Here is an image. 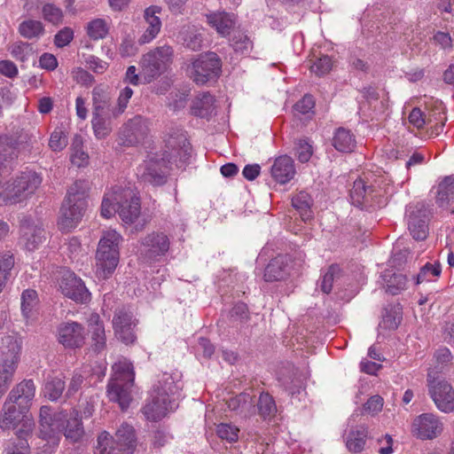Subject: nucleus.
<instances>
[{
    "mask_svg": "<svg viewBox=\"0 0 454 454\" xmlns=\"http://www.w3.org/2000/svg\"><path fill=\"white\" fill-rule=\"evenodd\" d=\"M40 435L48 444L59 445L60 433L72 442H79L84 435V428L80 412L72 409L52 414L50 406H42L39 413Z\"/></svg>",
    "mask_w": 454,
    "mask_h": 454,
    "instance_id": "nucleus-1",
    "label": "nucleus"
},
{
    "mask_svg": "<svg viewBox=\"0 0 454 454\" xmlns=\"http://www.w3.org/2000/svg\"><path fill=\"white\" fill-rule=\"evenodd\" d=\"M181 387L171 374L164 372L160 375L153 387L149 402L143 408L146 419L157 421L176 410L178 405L176 395Z\"/></svg>",
    "mask_w": 454,
    "mask_h": 454,
    "instance_id": "nucleus-2",
    "label": "nucleus"
},
{
    "mask_svg": "<svg viewBox=\"0 0 454 454\" xmlns=\"http://www.w3.org/2000/svg\"><path fill=\"white\" fill-rule=\"evenodd\" d=\"M140 199L129 187L114 186L105 193L101 204V215L112 217L118 213L124 224H133L140 215Z\"/></svg>",
    "mask_w": 454,
    "mask_h": 454,
    "instance_id": "nucleus-3",
    "label": "nucleus"
},
{
    "mask_svg": "<svg viewBox=\"0 0 454 454\" xmlns=\"http://www.w3.org/2000/svg\"><path fill=\"white\" fill-rule=\"evenodd\" d=\"M1 178L0 206L21 203L31 198L42 184V176L33 170L17 174L8 181Z\"/></svg>",
    "mask_w": 454,
    "mask_h": 454,
    "instance_id": "nucleus-4",
    "label": "nucleus"
},
{
    "mask_svg": "<svg viewBox=\"0 0 454 454\" xmlns=\"http://www.w3.org/2000/svg\"><path fill=\"white\" fill-rule=\"evenodd\" d=\"M88 189V183L84 180L75 181L68 189L58 221L61 231H69L82 220L87 207Z\"/></svg>",
    "mask_w": 454,
    "mask_h": 454,
    "instance_id": "nucleus-5",
    "label": "nucleus"
},
{
    "mask_svg": "<svg viewBox=\"0 0 454 454\" xmlns=\"http://www.w3.org/2000/svg\"><path fill=\"white\" fill-rule=\"evenodd\" d=\"M123 239L114 229L103 231L96 254V273L99 278H108L120 259V246Z\"/></svg>",
    "mask_w": 454,
    "mask_h": 454,
    "instance_id": "nucleus-6",
    "label": "nucleus"
},
{
    "mask_svg": "<svg viewBox=\"0 0 454 454\" xmlns=\"http://www.w3.org/2000/svg\"><path fill=\"white\" fill-rule=\"evenodd\" d=\"M173 53L172 47L163 45L144 54L140 60L143 82L150 83L165 72L172 62Z\"/></svg>",
    "mask_w": 454,
    "mask_h": 454,
    "instance_id": "nucleus-7",
    "label": "nucleus"
},
{
    "mask_svg": "<svg viewBox=\"0 0 454 454\" xmlns=\"http://www.w3.org/2000/svg\"><path fill=\"white\" fill-rule=\"evenodd\" d=\"M434 372L427 373L428 393L435 406L444 413L454 411V389L446 380L434 377Z\"/></svg>",
    "mask_w": 454,
    "mask_h": 454,
    "instance_id": "nucleus-8",
    "label": "nucleus"
},
{
    "mask_svg": "<svg viewBox=\"0 0 454 454\" xmlns=\"http://www.w3.org/2000/svg\"><path fill=\"white\" fill-rule=\"evenodd\" d=\"M222 61L215 52L200 55L192 62L191 77L197 84L203 85L210 80L219 77Z\"/></svg>",
    "mask_w": 454,
    "mask_h": 454,
    "instance_id": "nucleus-9",
    "label": "nucleus"
},
{
    "mask_svg": "<svg viewBox=\"0 0 454 454\" xmlns=\"http://www.w3.org/2000/svg\"><path fill=\"white\" fill-rule=\"evenodd\" d=\"M168 175V161L164 158L148 159L137 168V176L143 182L154 186L164 184L167 182Z\"/></svg>",
    "mask_w": 454,
    "mask_h": 454,
    "instance_id": "nucleus-10",
    "label": "nucleus"
},
{
    "mask_svg": "<svg viewBox=\"0 0 454 454\" xmlns=\"http://www.w3.org/2000/svg\"><path fill=\"white\" fill-rule=\"evenodd\" d=\"M442 431V421L433 413H423L416 417L411 425L412 434L421 440H433Z\"/></svg>",
    "mask_w": 454,
    "mask_h": 454,
    "instance_id": "nucleus-11",
    "label": "nucleus"
},
{
    "mask_svg": "<svg viewBox=\"0 0 454 454\" xmlns=\"http://www.w3.org/2000/svg\"><path fill=\"white\" fill-rule=\"evenodd\" d=\"M59 290L67 298L84 303L90 300V293L83 281L70 270H64L59 283Z\"/></svg>",
    "mask_w": 454,
    "mask_h": 454,
    "instance_id": "nucleus-12",
    "label": "nucleus"
},
{
    "mask_svg": "<svg viewBox=\"0 0 454 454\" xmlns=\"http://www.w3.org/2000/svg\"><path fill=\"white\" fill-rule=\"evenodd\" d=\"M112 324L114 334L118 340L127 345L135 342L137 336L134 329L137 325V321L133 318L131 312L127 311L125 309L116 310Z\"/></svg>",
    "mask_w": 454,
    "mask_h": 454,
    "instance_id": "nucleus-13",
    "label": "nucleus"
},
{
    "mask_svg": "<svg viewBox=\"0 0 454 454\" xmlns=\"http://www.w3.org/2000/svg\"><path fill=\"white\" fill-rule=\"evenodd\" d=\"M407 224L416 240H424L428 233L427 215L423 203L409 206L406 210Z\"/></svg>",
    "mask_w": 454,
    "mask_h": 454,
    "instance_id": "nucleus-14",
    "label": "nucleus"
},
{
    "mask_svg": "<svg viewBox=\"0 0 454 454\" xmlns=\"http://www.w3.org/2000/svg\"><path fill=\"white\" fill-rule=\"evenodd\" d=\"M84 327L77 322H67L58 328V340L66 348H80L85 343Z\"/></svg>",
    "mask_w": 454,
    "mask_h": 454,
    "instance_id": "nucleus-15",
    "label": "nucleus"
},
{
    "mask_svg": "<svg viewBox=\"0 0 454 454\" xmlns=\"http://www.w3.org/2000/svg\"><path fill=\"white\" fill-rule=\"evenodd\" d=\"M20 242L28 251H34L45 240V231L39 222L26 218L20 224Z\"/></svg>",
    "mask_w": 454,
    "mask_h": 454,
    "instance_id": "nucleus-16",
    "label": "nucleus"
},
{
    "mask_svg": "<svg viewBox=\"0 0 454 454\" xmlns=\"http://www.w3.org/2000/svg\"><path fill=\"white\" fill-rule=\"evenodd\" d=\"M144 247L141 254H144L148 260H153L158 256L164 255L169 248V239L162 232H153L148 234L142 240Z\"/></svg>",
    "mask_w": 454,
    "mask_h": 454,
    "instance_id": "nucleus-17",
    "label": "nucleus"
},
{
    "mask_svg": "<svg viewBox=\"0 0 454 454\" xmlns=\"http://www.w3.org/2000/svg\"><path fill=\"white\" fill-rule=\"evenodd\" d=\"M291 259L286 254H279L271 259L264 270L266 282L282 281L288 278L291 272Z\"/></svg>",
    "mask_w": 454,
    "mask_h": 454,
    "instance_id": "nucleus-18",
    "label": "nucleus"
},
{
    "mask_svg": "<svg viewBox=\"0 0 454 454\" xmlns=\"http://www.w3.org/2000/svg\"><path fill=\"white\" fill-rule=\"evenodd\" d=\"M35 395V386L32 380H24L9 393L7 399L17 403L21 410H29Z\"/></svg>",
    "mask_w": 454,
    "mask_h": 454,
    "instance_id": "nucleus-19",
    "label": "nucleus"
},
{
    "mask_svg": "<svg viewBox=\"0 0 454 454\" xmlns=\"http://www.w3.org/2000/svg\"><path fill=\"white\" fill-rule=\"evenodd\" d=\"M161 12V7L151 5L144 12V19L147 27L139 37V44H146L152 42L159 35L161 28V21L158 14Z\"/></svg>",
    "mask_w": 454,
    "mask_h": 454,
    "instance_id": "nucleus-20",
    "label": "nucleus"
},
{
    "mask_svg": "<svg viewBox=\"0 0 454 454\" xmlns=\"http://www.w3.org/2000/svg\"><path fill=\"white\" fill-rule=\"evenodd\" d=\"M167 147L170 150L169 157L176 161L186 162L192 156L191 145L183 132L171 135L166 141Z\"/></svg>",
    "mask_w": 454,
    "mask_h": 454,
    "instance_id": "nucleus-21",
    "label": "nucleus"
},
{
    "mask_svg": "<svg viewBox=\"0 0 454 454\" xmlns=\"http://www.w3.org/2000/svg\"><path fill=\"white\" fill-rule=\"evenodd\" d=\"M90 334L91 348L96 353H101L106 348L105 325L98 313H91L87 319Z\"/></svg>",
    "mask_w": 454,
    "mask_h": 454,
    "instance_id": "nucleus-22",
    "label": "nucleus"
},
{
    "mask_svg": "<svg viewBox=\"0 0 454 454\" xmlns=\"http://www.w3.org/2000/svg\"><path fill=\"white\" fill-rule=\"evenodd\" d=\"M295 173L294 160L287 155L276 158L270 168L272 178L280 184L290 182L294 177Z\"/></svg>",
    "mask_w": 454,
    "mask_h": 454,
    "instance_id": "nucleus-23",
    "label": "nucleus"
},
{
    "mask_svg": "<svg viewBox=\"0 0 454 454\" xmlns=\"http://www.w3.org/2000/svg\"><path fill=\"white\" fill-rule=\"evenodd\" d=\"M207 24L215 29L218 35L226 37L236 26V16L226 12H213L206 14Z\"/></svg>",
    "mask_w": 454,
    "mask_h": 454,
    "instance_id": "nucleus-24",
    "label": "nucleus"
},
{
    "mask_svg": "<svg viewBox=\"0 0 454 454\" xmlns=\"http://www.w3.org/2000/svg\"><path fill=\"white\" fill-rule=\"evenodd\" d=\"M28 414V410H21L13 402L6 399L0 416V427L3 430L14 428Z\"/></svg>",
    "mask_w": 454,
    "mask_h": 454,
    "instance_id": "nucleus-25",
    "label": "nucleus"
},
{
    "mask_svg": "<svg viewBox=\"0 0 454 454\" xmlns=\"http://www.w3.org/2000/svg\"><path fill=\"white\" fill-rule=\"evenodd\" d=\"M228 409L241 419H248L255 414L253 397L247 393H240L226 402Z\"/></svg>",
    "mask_w": 454,
    "mask_h": 454,
    "instance_id": "nucleus-26",
    "label": "nucleus"
},
{
    "mask_svg": "<svg viewBox=\"0 0 454 454\" xmlns=\"http://www.w3.org/2000/svg\"><path fill=\"white\" fill-rule=\"evenodd\" d=\"M110 381L107 387L109 399L119 403L121 410L129 406L131 402L130 389L133 382Z\"/></svg>",
    "mask_w": 454,
    "mask_h": 454,
    "instance_id": "nucleus-27",
    "label": "nucleus"
},
{
    "mask_svg": "<svg viewBox=\"0 0 454 454\" xmlns=\"http://www.w3.org/2000/svg\"><path fill=\"white\" fill-rule=\"evenodd\" d=\"M93 114L97 116H113L116 107H112L108 93L100 87L92 90Z\"/></svg>",
    "mask_w": 454,
    "mask_h": 454,
    "instance_id": "nucleus-28",
    "label": "nucleus"
},
{
    "mask_svg": "<svg viewBox=\"0 0 454 454\" xmlns=\"http://www.w3.org/2000/svg\"><path fill=\"white\" fill-rule=\"evenodd\" d=\"M135 431L133 427L123 423L116 432V444L122 454H132L135 448Z\"/></svg>",
    "mask_w": 454,
    "mask_h": 454,
    "instance_id": "nucleus-29",
    "label": "nucleus"
},
{
    "mask_svg": "<svg viewBox=\"0 0 454 454\" xmlns=\"http://www.w3.org/2000/svg\"><path fill=\"white\" fill-rule=\"evenodd\" d=\"M368 436V429L365 426L360 425L352 428L346 436V446L354 453L362 451L364 448Z\"/></svg>",
    "mask_w": 454,
    "mask_h": 454,
    "instance_id": "nucleus-30",
    "label": "nucleus"
},
{
    "mask_svg": "<svg viewBox=\"0 0 454 454\" xmlns=\"http://www.w3.org/2000/svg\"><path fill=\"white\" fill-rule=\"evenodd\" d=\"M215 111V99L209 93L200 94L193 101L192 113L200 118L208 119Z\"/></svg>",
    "mask_w": 454,
    "mask_h": 454,
    "instance_id": "nucleus-31",
    "label": "nucleus"
},
{
    "mask_svg": "<svg viewBox=\"0 0 454 454\" xmlns=\"http://www.w3.org/2000/svg\"><path fill=\"white\" fill-rule=\"evenodd\" d=\"M333 145L339 152L349 153L356 147V139L350 130L339 128L333 137Z\"/></svg>",
    "mask_w": 454,
    "mask_h": 454,
    "instance_id": "nucleus-32",
    "label": "nucleus"
},
{
    "mask_svg": "<svg viewBox=\"0 0 454 454\" xmlns=\"http://www.w3.org/2000/svg\"><path fill=\"white\" fill-rule=\"evenodd\" d=\"M374 192V186L372 184L368 185L364 178L360 177L356 179L350 191L352 203L356 206L362 205L364 200L371 196Z\"/></svg>",
    "mask_w": 454,
    "mask_h": 454,
    "instance_id": "nucleus-33",
    "label": "nucleus"
},
{
    "mask_svg": "<svg viewBox=\"0 0 454 454\" xmlns=\"http://www.w3.org/2000/svg\"><path fill=\"white\" fill-rule=\"evenodd\" d=\"M110 20L94 19L88 22L86 32L88 36L94 41L104 39L107 36L110 30Z\"/></svg>",
    "mask_w": 454,
    "mask_h": 454,
    "instance_id": "nucleus-34",
    "label": "nucleus"
},
{
    "mask_svg": "<svg viewBox=\"0 0 454 454\" xmlns=\"http://www.w3.org/2000/svg\"><path fill=\"white\" fill-rule=\"evenodd\" d=\"M114 375L110 381L134 382L135 372L132 364L123 358L113 365Z\"/></svg>",
    "mask_w": 454,
    "mask_h": 454,
    "instance_id": "nucleus-35",
    "label": "nucleus"
},
{
    "mask_svg": "<svg viewBox=\"0 0 454 454\" xmlns=\"http://www.w3.org/2000/svg\"><path fill=\"white\" fill-rule=\"evenodd\" d=\"M312 203L310 195L306 192H300L292 199L293 207L299 212L303 221L312 218Z\"/></svg>",
    "mask_w": 454,
    "mask_h": 454,
    "instance_id": "nucleus-36",
    "label": "nucleus"
},
{
    "mask_svg": "<svg viewBox=\"0 0 454 454\" xmlns=\"http://www.w3.org/2000/svg\"><path fill=\"white\" fill-rule=\"evenodd\" d=\"M20 35L28 40L38 39L44 34L43 23L35 20L22 21L18 27Z\"/></svg>",
    "mask_w": 454,
    "mask_h": 454,
    "instance_id": "nucleus-37",
    "label": "nucleus"
},
{
    "mask_svg": "<svg viewBox=\"0 0 454 454\" xmlns=\"http://www.w3.org/2000/svg\"><path fill=\"white\" fill-rule=\"evenodd\" d=\"M38 303L37 293L32 289H27L21 294V312L27 319H33L35 315V308Z\"/></svg>",
    "mask_w": 454,
    "mask_h": 454,
    "instance_id": "nucleus-38",
    "label": "nucleus"
},
{
    "mask_svg": "<svg viewBox=\"0 0 454 454\" xmlns=\"http://www.w3.org/2000/svg\"><path fill=\"white\" fill-rule=\"evenodd\" d=\"M94 454H122V452L116 444V441L104 431L98 436Z\"/></svg>",
    "mask_w": 454,
    "mask_h": 454,
    "instance_id": "nucleus-39",
    "label": "nucleus"
},
{
    "mask_svg": "<svg viewBox=\"0 0 454 454\" xmlns=\"http://www.w3.org/2000/svg\"><path fill=\"white\" fill-rule=\"evenodd\" d=\"M257 411L259 415L264 419H271L277 413V405L274 398L267 392H262L258 399Z\"/></svg>",
    "mask_w": 454,
    "mask_h": 454,
    "instance_id": "nucleus-40",
    "label": "nucleus"
},
{
    "mask_svg": "<svg viewBox=\"0 0 454 454\" xmlns=\"http://www.w3.org/2000/svg\"><path fill=\"white\" fill-rule=\"evenodd\" d=\"M65 381L62 377H49L45 382L44 396L51 401H57L63 394Z\"/></svg>",
    "mask_w": 454,
    "mask_h": 454,
    "instance_id": "nucleus-41",
    "label": "nucleus"
},
{
    "mask_svg": "<svg viewBox=\"0 0 454 454\" xmlns=\"http://www.w3.org/2000/svg\"><path fill=\"white\" fill-rule=\"evenodd\" d=\"M184 44L192 50L199 51L201 48L203 36L202 34L194 26H188L181 32Z\"/></svg>",
    "mask_w": 454,
    "mask_h": 454,
    "instance_id": "nucleus-42",
    "label": "nucleus"
},
{
    "mask_svg": "<svg viewBox=\"0 0 454 454\" xmlns=\"http://www.w3.org/2000/svg\"><path fill=\"white\" fill-rule=\"evenodd\" d=\"M454 194V177L446 176L437 187L436 202L440 207H444Z\"/></svg>",
    "mask_w": 454,
    "mask_h": 454,
    "instance_id": "nucleus-43",
    "label": "nucleus"
},
{
    "mask_svg": "<svg viewBox=\"0 0 454 454\" xmlns=\"http://www.w3.org/2000/svg\"><path fill=\"white\" fill-rule=\"evenodd\" d=\"M402 314L398 307L389 306L385 308L382 314V321L380 326L385 329H396L401 322Z\"/></svg>",
    "mask_w": 454,
    "mask_h": 454,
    "instance_id": "nucleus-44",
    "label": "nucleus"
},
{
    "mask_svg": "<svg viewBox=\"0 0 454 454\" xmlns=\"http://www.w3.org/2000/svg\"><path fill=\"white\" fill-rule=\"evenodd\" d=\"M70 160L73 165L82 168L89 164V155L82 149V143L80 137H75L71 145Z\"/></svg>",
    "mask_w": 454,
    "mask_h": 454,
    "instance_id": "nucleus-45",
    "label": "nucleus"
},
{
    "mask_svg": "<svg viewBox=\"0 0 454 454\" xmlns=\"http://www.w3.org/2000/svg\"><path fill=\"white\" fill-rule=\"evenodd\" d=\"M14 257L10 253L0 254V294L4 289L14 266Z\"/></svg>",
    "mask_w": 454,
    "mask_h": 454,
    "instance_id": "nucleus-46",
    "label": "nucleus"
},
{
    "mask_svg": "<svg viewBox=\"0 0 454 454\" xmlns=\"http://www.w3.org/2000/svg\"><path fill=\"white\" fill-rule=\"evenodd\" d=\"M231 45L236 52L243 55L249 54L253 49V42L244 33L239 31L231 39Z\"/></svg>",
    "mask_w": 454,
    "mask_h": 454,
    "instance_id": "nucleus-47",
    "label": "nucleus"
},
{
    "mask_svg": "<svg viewBox=\"0 0 454 454\" xmlns=\"http://www.w3.org/2000/svg\"><path fill=\"white\" fill-rule=\"evenodd\" d=\"M113 116L92 115V128L98 138L106 137L112 130L111 118Z\"/></svg>",
    "mask_w": 454,
    "mask_h": 454,
    "instance_id": "nucleus-48",
    "label": "nucleus"
},
{
    "mask_svg": "<svg viewBox=\"0 0 454 454\" xmlns=\"http://www.w3.org/2000/svg\"><path fill=\"white\" fill-rule=\"evenodd\" d=\"M9 51L15 59L21 62L27 61L34 53L32 45L21 41L12 43Z\"/></svg>",
    "mask_w": 454,
    "mask_h": 454,
    "instance_id": "nucleus-49",
    "label": "nucleus"
},
{
    "mask_svg": "<svg viewBox=\"0 0 454 454\" xmlns=\"http://www.w3.org/2000/svg\"><path fill=\"white\" fill-rule=\"evenodd\" d=\"M442 268L439 262L426 263L417 275L416 284H420L424 281H433L434 278L441 275Z\"/></svg>",
    "mask_w": 454,
    "mask_h": 454,
    "instance_id": "nucleus-50",
    "label": "nucleus"
},
{
    "mask_svg": "<svg viewBox=\"0 0 454 454\" xmlns=\"http://www.w3.org/2000/svg\"><path fill=\"white\" fill-rule=\"evenodd\" d=\"M407 278L401 273H394L386 281V292L395 295L406 288Z\"/></svg>",
    "mask_w": 454,
    "mask_h": 454,
    "instance_id": "nucleus-51",
    "label": "nucleus"
},
{
    "mask_svg": "<svg viewBox=\"0 0 454 454\" xmlns=\"http://www.w3.org/2000/svg\"><path fill=\"white\" fill-rule=\"evenodd\" d=\"M67 145V137L62 128H56L51 134L49 146L54 152H60Z\"/></svg>",
    "mask_w": 454,
    "mask_h": 454,
    "instance_id": "nucleus-52",
    "label": "nucleus"
},
{
    "mask_svg": "<svg viewBox=\"0 0 454 454\" xmlns=\"http://www.w3.org/2000/svg\"><path fill=\"white\" fill-rule=\"evenodd\" d=\"M239 429L229 423H221L217 426L216 433L217 435L229 442H234L239 438Z\"/></svg>",
    "mask_w": 454,
    "mask_h": 454,
    "instance_id": "nucleus-53",
    "label": "nucleus"
},
{
    "mask_svg": "<svg viewBox=\"0 0 454 454\" xmlns=\"http://www.w3.org/2000/svg\"><path fill=\"white\" fill-rule=\"evenodd\" d=\"M332 59L329 56L324 55L313 62L310 66V70L317 75L323 76L328 74L332 70Z\"/></svg>",
    "mask_w": 454,
    "mask_h": 454,
    "instance_id": "nucleus-54",
    "label": "nucleus"
},
{
    "mask_svg": "<svg viewBox=\"0 0 454 454\" xmlns=\"http://www.w3.org/2000/svg\"><path fill=\"white\" fill-rule=\"evenodd\" d=\"M20 427L17 430L18 442L27 441L35 428V421L30 414L26 415L20 422Z\"/></svg>",
    "mask_w": 454,
    "mask_h": 454,
    "instance_id": "nucleus-55",
    "label": "nucleus"
},
{
    "mask_svg": "<svg viewBox=\"0 0 454 454\" xmlns=\"http://www.w3.org/2000/svg\"><path fill=\"white\" fill-rule=\"evenodd\" d=\"M144 124L143 118L141 116H136L126 123L124 131L128 133V137H134V138L137 139L143 134L142 129L145 126Z\"/></svg>",
    "mask_w": 454,
    "mask_h": 454,
    "instance_id": "nucleus-56",
    "label": "nucleus"
},
{
    "mask_svg": "<svg viewBox=\"0 0 454 454\" xmlns=\"http://www.w3.org/2000/svg\"><path fill=\"white\" fill-rule=\"evenodd\" d=\"M295 150L301 162H308L313 153L312 145L305 139H300L295 143Z\"/></svg>",
    "mask_w": 454,
    "mask_h": 454,
    "instance_id": "nucleus-57",
    "label": "nucleus"
},
{
    "mask_svg": "<svg viewBox=\"0 0 454 454\" xmlns=\"http://www.w3.org/2000/svg\"><path fill=\"white\" fill-rule=\"evenodd\" d=\"M133 95V90L128 86L123 88L119 94L117 99V106L116 110H114V117H117L119 114H122L127 108L128 103Z\"/></svg>",
    "mask_w": 454,
    "mask_h": 454,
    "instance_id": "nucleus-58",
    "label": "nucleus"
},
{
    "mask_svg": "<svg viewBox=\"0 0 454 454\" xmlns=\"http://www.w3.org/2000/svg\"><path fill=\"white\" fill-rule=\"evenodd\" d=\"M339 268L332 265L327 271L323 275L319 286L323 293L329 294L332 291L334 276L338 273Z\"/></svg>",
    "mask_w": 454,
    "mask_h": 454,
    "instance_id": "nucleus-59",
    "label": "nucleus"
},
{
    "mask_svg": "<svg viewBox=\"0 0 454 454\" xmlns=\"http://www.w3.org/2000/svg\"><path fill=\"white\" fill-rule=\"evenodd\" d=\"M138 48L136 45L134 39L130 35H126L122 38L119 46V53L123 58L131 57L137 54Z\"/></svg>",
    "mask_w": 454,
    "mask_h": 454,
    "instance_id": "nucleus-60",
    "label": "nucleus"
},
{
    "mask_svg": "<svg viewBox=\"0 0 454 454\" xmlns=\"http://www.w3.org/2000/svg\"><path fill=\"white\" fill-rule=\"evenodd\" d=\"M42 12L44 20L53 24H58L62 20L61 10L52 4H44Z\"/></svg>",
    "mask_w": 454,
    "mask_h": 454,
    "instance_id": "nucleus-61",
    "label": "nucleus"
},
{
    "mask_svg": "<svg viewBox=\"0 0 454 454\" xmlns=\"http://www.w3.org/2000/svg\"><path fill=\"white\" fill-rule=\"evenodd\" d=\"M315 101L310 95H305L294 106V109L297 114H308L313 111Z\"/></svg>",
    "mask_w": 454,
    "mask_h": 454,
    "instance_id": "nucleus-62",
    "label": "nucleus"
},
{
    "mask_svg": "<svg viewBox=\"0 0 454 454\" xmlns=\"http://www.w3.org/2000/svg\"><path fill=\"white\" fill-rule=\"evenodd\" d=\"M73 38V30L70 27H64L56 34L54 43L58 48H63L68 45Z\"/></svg>",
    "mask_w": 454,
    "mask_h": 454,
    "instance_id": "nucleus-63",
    "label": "nucleus"
},
{
    "mask_svg": "<svg viewBox=\"0 0 454 454\" xmlns=\"http://www.w3.org/2000/svg\"><path fill=\"white\" fill-rule=\"evenodd\" d=\"M5 454H30L27 441L10 442L4 449Z\"/></svg>",
    "mask_w": 454,
    "mask_h": 454,
    "instance_id": "nucleus-64",
    "label": "nucleus"
}]
</instances>
